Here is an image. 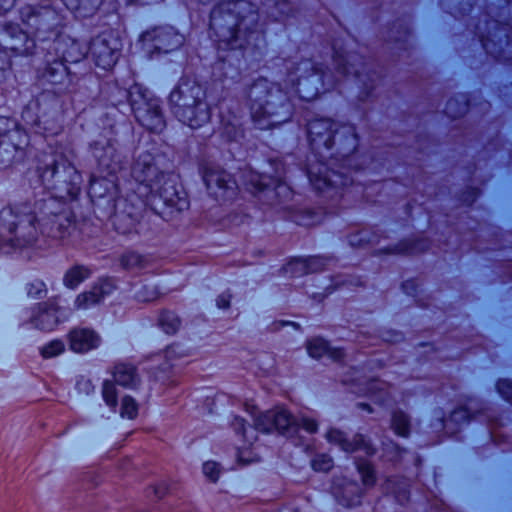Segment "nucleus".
<instances>
[{
  "mask_svg": "<svg viewBox=\"0 0 512 512\" xmlns=\"http://www.w3.org/2000/svg\"><path fill=\"white\" fill-rule=\"evenodd\" d=\"M58 313L59 307L54 301H49L38 305L31 321L36 328L44 331H51L60 322Z\"/></svg>",
  "mask_w": 512,
  "mask_h": 512,
  "instance_id": "15",
  "label": "nucleus"
},
{
  "mask_svg": "<svg viewBox=\"0 0 512 512\" xmlns=\"http://www.w3.org/2000/svg\"><path fill=\"white\" fill-rule=\"evenodd\" d=\"M326 437L330 443L338 445L345 452L363 450L367 455L374 453V449L364 440L362 435H355L352 440H348L342 431L331 429Z\"/></svg>",
  "mask_w": 512,
  "mask_h": 512,
  "instance_id": "16",
  "label": "nucleus"
},
{
  "mask_svg": "<svg viewBox=\"0 0 512 512\" xmlns=\"http://www.w3.org/2000/svg\"><path fill=\"white\" fill-rule=\"evenodd\" d=\"M303 224L304 225H312V224H314V222H304Z\"/></svg>",
  "mask_w": 512,
  "mask_h": 512,
  "instance_id": "54",
  "label": "nucleus"
},
{
  "mask_svg": "<svg viewBox=\"0 0 512 512\" xmlns=\"http://www.w3.org/2000/svg\"><path fill=\"white\" fill-rule=\"evenodd\" d=\"M499 393L508 401H512V382L509 380H500L497 384Z\"/></svg>",
  "mask_w": 512,
  "mask_h": 512,
  "instance_id": "39",
  "label": "nucleus"
},
{
  "mask_svg": "<svg viewBox=\"0 0 512 512\" xmlns=\"http://www.w3.org/2000/svg\"><path fill=\"white\" fill-rule=\"evenodd\" d=\"M8 33H11L14 42L11 43L7 48L18 55H29L32 54L35 48V42L33 39L29 38V36L18 29L16 26H10L7 29Z\"/></svg>",
  "mask_w": 512,
  "mask_h": 512,
  "instance_id": "20",
  "label": "nucleus"
},
{
  "mask_svg": "<svg viewBox=\"0 0 512 512\" xmlns=\"http://www.w3.org/2000/svg\"><path fill=\"white\" fill-rule=\"evenodd\" d=\"M113 224L119 233L128 234L134 227V220L130 216L116 215Z\"/></svg>",
  "mask_w": 512,
  "mask_h": 512,
  "instance_id": "35",
  "label": "nucleus"
},
{
  "mask_svg": "<svg viewBox=\"0 0 512 512\" xmlns=\"http://www.w3.org/2000/svg\"><path fill=\"white\" fill-rule=\"evenodd\" d=\"M333 466V460L326 454L316 456L312 461V467L315 471L326 472Z\"/></svg>",
  "mask_w": 512,
  "mask_h": 512,
  "instance_id": "37",
  "label": "nucleus"
},
{
  "mask_svg": "<svg viewBox=\"0 0 512 512\" xmlns=\"http://www.w3.org/2000/svg\"><path fill=\"white\" fill-rule=\"evenodd\" d=\"M15 0H0V14L7 12L14 5Z\"/></svg>",
  "mask_w": 512,
  "mask_h": 512,
  "instance_id": "44",
  "label": "nucleus"
},
{
  "mask_svg": "<svg viewBox=\"0 0 512 512\" xmlns=\"http://www.w3.org/2000/svg\"><path fill=\"white\" fill-rule=\"evenodd\" d=\"M203 178L208 189L217 187L223 190H234L237 186L235 180L223 170H207Z\"/></svg>",
  "mask_w": 512,
  "mask_h": 512,
  "instance_id": "21",
  "label": "nucleus"
},
{
  "mask_svg": "<svg viewBox=\"0 0 512 512\" xmlns=\"http://www.w3.org/2000/svg\"><path fill=\"white\" fill-rule=\"evenodd\" d=\"M129 100L136 118L142 126L152 132H160L165 122L158 100L141 85L135 84L129 90Z\"/></svg>",
  "mask_w": 512,
  "mask_h": 512,
  "instance_id": "6",
  "label": "nucleus"
},
{
  "mask_svg": "<svg viewBox=\"0 0 512 512\" xmlns=\"http://www.w3.org/2000/svg\"><path fill=\"white\" fill-rule=\"evenodd\" d=\"M360 407H362V408H367L369 412H372V409H371V408H370V406H369V405H367V404H360Z\"/></svg>",
  "mask_w": 512,
  "mask_h": 512,
  "instance_id": "52",
  "label": "nucleus"
},
{
  "mask_svg": "<svg viewBox=\"0 0 512 512\" xmlns=\"http://www.w3.org/2000/svg\"><path fill=\"white\" fill-rule=\"evenodd\" d=\"M308 134L314 150L332 148L338 134L337 124L330 119L315 120L308 124Z\"/></svg>",
  "mask_w": 512,
  "mask_h": 512,
  "instance_id": "8",
  "label": "nucleus"
},
{
  "mask_svg": "<svg viewBox=\"0 0 512 512\" xmlns=\"http://www.w3.org/2000/svg\"><path fill=\"white\" fill-rule=\"evenodd\" d=\"M157 296H158V292L155 290H152L148 296H139V298L143 301H152V300L156 299Z\"/></svg>",
  "mask_w": 512,
  "mask_h": 512,
  "instance_id": "48",
  "label": "nucleus"
},
{
  "mask_svg": "<svg viewBox=\"0 0 512 512\" xmlns=\"http://www.w3.org/2000/svg\"><path fill=\"white\" fill-rule=\"evenodd\" d=\"M344 60H345L344 55L339 53L338 51H335L334 62L337 65V68L339 70H342L343 73L348 74V73H350V70L348 67H346Z\"/></svg>",
  "mask_w": 512,
  "mask_h": 512,
  "instance_id": "42",
  "label": "nucleus"
},
{
  "mask_svg": "<svg viewBox=\"0 0 512 512\" xmlns=\"http://www.w3.org/2000/svg\"><path fill=\"white\" fill-rule=\"evenodd\" d=\"M298 425L301 426L304 430H306L309 433L316 432L317 427H318L315 420L310 419V418H305V417L300 420Z\"/></svg>",
  "mask_w": 512,
  "mask_h": 512,
  "instance_id": "41",
  "label": "nucleus"
},
{
  "mask_svg": "<svg viewBox=\"0 0 512 512\" xmlns=\"http://www.w3.org/2000/svg\"><path fill=\"white\" fill-rule=\"evenodd\" d=\"M93 155L98 161L103 177L115 176L122 169L120 155L111 143L105 145L96 143L93 147Z\"/></svg>",
  "mask_w": 512,
  "mask_h": 512,
  "instance_id": "12",
  "label": "nucleus"
},
{
  "mask_svg": "<svg viewBox=\"0 0 512 512\" xmlns=\"http://www.w3.org/2000/svg\"><path fill=\"white\" fill-rule=\"evenodd\" d=\"M55 64L57 65V68H50V70H49V73H50L51 77H53L54 71H56V70H61V73H65V71H66V67H65V65L63 64L62 61L61 62H57Z\"/></svg>",
  "mask_w": 512,
  "mask_h": 512,
  "instance_id": "46",
  "label": "nucleus"
},
{
  "mask_svg": "<svg viewBox=\"0 0 512 512\" xmlns=\"http://www.w3.org/2000/svg\"><path fill=\"white\" fill-rule=\"evenodd\" d=\"M97 184V180L95 177L92 178L91 180V187L94 188V186Z\"/></svg>",
  "mask_w": 512,
  "mask_h": 512,
  "instance_id": "53",
  "label": "nucleus"
},
{
  "mask_svg": "<svg viewBox=\"0 0 512 512\" xmlns=\"http://www.w3.org/2000/svg\"><path fill=\"white\" fill-rule=\"evenodd\" d=\"M141 41L147 50L150 49L148 44L153 43L156 51L168 53L180 46L183 38L171 28H157L143 33Z\"/></svg>",
  "mask_w": 512,
  "mask_h": 512,
  "instance_id": "10",
  "label": "nucleus"
},
{
  "mask_svg": "<svg viewBox=\"0 0 512 512\" xmlns=\"http://www.w3.org/2000/svg\"><path fill=\"white\" fill-rule=\"evenodd\" d=\"M356 490V485L355 484H347L346 487H345V493H350V492H354Z\"/></svg>",
  "mask_w": 512,
  "mask_h": 512,
  "instance_id": "50",
  "label": "nucleus"
},
{
  "mask_svg": "<svg viewBox=\"0 0 512 512\" xmlns=\"http://www.w3.org/2000/svg\"><path fill=\"white\" fill-rule=\"evenodd\" d=\"M291 81H294V76L290 75Z\"/></svg>",
  "mask_w": 512,
  "mask_h": 512,
  "instance_id": "55",
  "label": "nucleus"
},
{
  "mask_svg": "<svg viewBox=\"0 0 512 512\" xmlns=\"http://www.w3.org/2000/svg\"><path fill=\"white\" fill-rule=\"evenodd\" d=\"M121 48L120 38L110 33L94 39L90 46V52L98 67L109 70L116 64Z\"/></svg>",
  "mask_w": 512,
  "mask_h": 512,
  "instance_id": "7",
  "label": "nucleus"
},
{
  "mask_svg": "<svg viewBox=\"0 0 512 512\" xmlns=\"http://www.w3.org/2000/svg\"><path fill=\"white\" fill-rule=\"evenodd\" d=\"M308 354L313 358H321L328 355L333 360H339L343 357V351L338 348H330L327 342L322 338H313L307 343Z\"/></svg>",
  "mask_w": 512,
  "mask_h": 512,
  "instance_id": "22",
  "label": "nucleus"
},
{
  "mask_svg": "<svg viewBox=\"0 0 512 512\" xmlns=\"http://www.w3.org/2000/svg\"><path fill=\"white\" fill-rule=\"evenodd\" d=\"M204 476L211 482H216L221 474L219 463L215 461H206L202 467Z\"/></svg>",
  "mask_w": 512,
  "mask_h": 512,
  "instance_id": "36",
  "label": "nucleus"
},
{
  "mask_svg": "<svg viewBox=\"0 0 512 512\" xmlns=\"http://www.w3.org/2000/svg\"><path fill=\"white\" fill-rule=\"evenodd\" d=\"M79 187L71 185L65 195L49 197L36 204L35 215L27 213L26 206L5 207L0 211V236L13 248L46 249L48 241L64 237L62 216L64 202L74 199Z\"/></svg>",
  "mask_w": 512,
  "mask_h": 512,
  "instance_id": "1",
  "label": "nucleus"
},
{
  "mask_svg": "<svg viewBox=\"0 0 512 512\" xmlns=\"http://www.w3.org/2000/svg\"><path fill=\"white\" fill-rule=\"evenodd\" d=\"M392 428L399 436H407L409 433V421L402 412H395L392 417Z\"/></svg>",
  "mask_w": 512,
  "mask_h": 512,
  "instance_id": "27",
  "label": "nucleus"
},
{
  "mask_svg": "<svg viewBox=\"0 0 512 512\" xmlns=\"http://www.w3.org/2000/svg\"><path fill=\"white\" fill-rule=\"evenodd\" d=\"M204 98L203 88L190 81L182 82L170 94V102L174 105V114L191 128L201 127L209 121L210 110Z\"/></svg>",
  "mask_w": 512,
  "mask_h": 512,
  "instance_id": "4",
  "label": "nucleus"
},
{
  "mask_svg": "<svg viewBox=\"0 0 512 512\" xmlns=\"http://www.w3.org/2000/svg\"><path fill=\"white\" fill-rule=\"evenodd\" d=\"M132 177L140 184H144L150 193L159 195L166 205L177 210L188 207L186 198L180 196L174 181L158 171L151 154L144 153L138 156L132 167Z\"/></svg>",
  "mask_w": 512,
  "mask_h": 512,
  "instance_id": "3",
  "label": "nucleus"
},
{
  "mask_svg": "<svg viewBox=\"0 0 512 512\" xmlns=\"http://www.w3.org/2000/svg\"><path fill=\"white\" fill-rule=\"evenodd\" d=\"M251 117L259 129H270L286 121L278 108H282L281 91L266 79L257 80L250 89Z\"/></svg>",
  "mask_w": 512,
  "mask_h": 512,
  "instance_id": "5",
  "label": "nucleus"
},
{
  "mask_svg": "<svg viewBox=\"0 0 512 512\" xmlns=\"http://www.w3.org/2000/svg\"><path fill=\"white\" fill-rule=\"evenodd\" d=\"M233 427L235 431L241 432L245 441L252 443L256 439L255 429L246 426L245 421L242 418L236 417L233 421Z\"/></svg>",
  "mask_w": 512,
  "mask_h": 512,
  "instance_id": "32",
  "label": "nucleus"
},
{
  "mask_svg": "<svg viewBox=\"0 0 512 512\" xmlns=\"http://www.w3.org/2000/svg\"><path fill=\"white\" fill-rule=\"evenodd\" d=\"M91 270L83 265H75L68 269L64 275V285L70 289L76 288L84 280L89 278Z\"/></svg>",
  "mask_w": 512,
  "mask_h": 512,
  "instance_id": "25",
  "label": "nucleus"
},
{
  "mask_svg": "<svg viewBox=\"0 0 512 512\" xmlns=\"http://www.w3.org/2000/svg\"><path fill=\"white\" fill-rule=\"evenodd\" d=\"M245 184L249 186L250 189H252L254 192L263 191L265 190V188L269 186H273L277 194H279L280 191L288 190V187L282 182V179L280 177L272 179L270 177L260 175L253 171L248 172V174L246 175Z\"/></svg>",
  "mask_w": 512,
  "mask_h": 512,
  "instance_id": "18",
  "label": "nucleus"
},
{
  "mask_svg": "<svg viewBox=\"0 0 512 512\" xmlns=\"http://www.w3.org/2000/svg\"><path fill=\"white\" fill-rule=\"evenodd\" d=\"M120 262L127 270H136L144 268L147 259L136 252L129 251L121 256Z\"/></svg>",
  "mask_w": 512,
  "mask_h": 512,
  "instance_id": "26",
  "label": "nucleus"
},
{
  "mask_svg": "<svg viewBox=\"0 0 512 512\" xmlns=\"http://www.w3.org/2000/svg\"><path fill=\"white\" fill-rule=\"evenodd\" d=\"M55 49L61 52L62 61L70 63L80 61L87 53L84 45L71 38L58 39Z\"/></svg>",
  "mask_w": 512,
  "mask_h": 512,
  "instance_id": "17",
  "label": "nucleus"
},
{
  "mask_svg": "<svg viewBox=\"0 0 512 512\" xmlns=\"http://www.w3.org/2000/svg\"><path fill=\"white\" fill-rule=\"evenodd\" d=\"M65 350V345L61 340H53L47 344H45L41 350L40 353L42 357L44 358H52L59 356L62 354Z\"/></svg>",
  "mask_w": 512,
  "mask_h": 512,
  "instance_id": "30",
  "label": "nucleus"
},
{
  "mask_svg": "<svg viewBox=\"0 0 512 512\" xmlns=\"http://www.w3.org/2000/svg\"><path fill=\"white\" fill-rule=\"evenodd\" d=\"M308 177L316 190L328 192L339 186H346L350 178L338 172H332L330 175L325 164H311L308 168Z\"/></svg>",
  "mask_w": 512,
  "mask_h": 512,
  "instance_id": "9",
  "label": "nucleus"
},
{
  "mask_svg": "<svg viewBox=\"0 0 512 512\" xmlns=\"http://www.w3.org/2000/svg\"><path fill=\"white\" fill-rule=\"evenodd\" d=\"M357 469L361 475L362 482L366 487H370L375 482L373 468L368 462H357Z\"/></svg>",
  "mask_w": 512,
  "mask_h": 512,
  "instance_id": "33",
  "label": "nucleus"
},
{
  "mask_svg": "<svg viewBox=\"0 0 512 512\" xmlns=\"http://www.w3.org/2000/svg\"><path fill=\"white\" fill-rule=\"evenodd\" d=\"M358 385L359 388L355 392L368 396L374 399L375 402H384L385 397L388 395L387 384L379 380H370L365 383L360 382Z\"/></svg>",
  "mask_w": 512,
  "mask_h": 512,
  "instance_id": "23",
  "label": "nucleus"
},
{
  "mask_svg": "<svg viewBox=\"0 0 512 512\" xmlns=\"http://www.w3.org/2000/svg\"><path fill=\"white\" fill-rule=\"evenodd\" d=\"M251 414L254 417L255 428L263 432H270L274 429L285 431L295 423L291 414L281 407L267 411L259 416H256L254 412H251Z\"/></svg>",
  "mask_w": 512,
  "mask_h": 512,
  "instance_id": "11",
  "label": "nucleus"
},
{
  "mask_svg": "<svg viewBox=\"0 0 512 512\" xmlns=\"http://www.w3.org/2000/svg\"><path fill=\"white\" fill-rule=\"evenodd\" d=\"M178 347L171 346L165 351V357L171 359L172 357L178 355L177 350Z\"/></svg>",
  "mask_w": 512,
  "mask_h": 512,
  "instance_id": "47",
  "label": "nucleus"
},
{
  "mask_svg": "<svg viewBox=\"0 0 512 512\" xmlns=\"http://www.w3.org/2000/svg\"><path fill=\"white\" fill-rule=\"evenodd\" d=\"M321 263L322 259L319 257L310 258L307 263L303 260H295L288 264L287 271L294 272L297 269L307 268L309 271L315 272Z\"/></svg>",
  "mask_w": 512,
  "mask_h": 512,
  "instance_id": "29",
  "label": "nucleus"
},
{
  "mask_svg": "<svg viewBox=\"0 0 512 512\" xmlns=\"http://www.w3.org/2000/svg\"><path fill=\"white\" fill-rule=\"evenodd\" d=\"M10 65L9 57L6 53V51L0 50V70L5 69Z\"/></svg>",
  "mask_w": 512,
  "mask_h": 512,
  "instance_id": "45",
  "label": "nucleus"
},
{
  "mask_svg": "<svg viewBox=\"0 0 512 512\" xmlns=\"http://www.w3.org/2000/svg\"><path fill=\"white\" fill-rule=\"evenodd\" d=\"M250 5L245 1L228 2L214 8L210 16V27L219 38L221 49L243 48L242 35L246 38V31L242 27L246 21L253 22L256 19L254 13L241 16Z\"/></svg>",
  "mask_w": 512,
  "mask_h": 512,
  "instance_id": "2",
  "label": "nucleus"
},
{
  "mask_svg": "<svg viewBox=\"0 0 512 512\" xmlns=\"http://www.w3.org/2000/svg\"><path fill=\"white\" fill-rule=\"evenodd\" d=\"M159 321L163 330L168 334L175 333L180 326V320L172 312H164L161 314Z\"/></svg>",
  "mask_w": 512,
  "mask_h": 512,
  "instance_id": "28",
  "label": "nucleus"
},
{
  "mask_svg": "<svg viewBox=\"0 0 512 512\" xmlns=\"http://www.w3.org/2000/svg\"><path fill=\"white\" fill-rule=\"evenodd\" d=\"M113 377L119 385L124 387H134L138 382L136 368L128 363H118L114 367Z\"/></svg>",
  "mask_w": 512,
  "mask_h": 512,
  "instance_id": "24",
  "label": "nucleus"
},
{
  "mask_svg": "<svg viewBox=\"0 0 512 512\" xmlns=\"http://www.w3.org/2000/svg\"><path fill=\"white\" fill-rule=\"evenodd\" d=\"M102 396L105 403L112 408L117 405V392L114 384L110 381H105L102 388Z\"/></svg>",
  "mask_w": 512,
  "mask_h": 512,
  "instance_id": "34",
  "label": "nucleus"
},
{
  "mask_svg": "<svg viewBox=\"0 0 512 512\" xmlns=\"http://www.w3.org/2000/svg\"><path fill=\"white\" fill-rule=\"evenodd\" d=\"M340 502L347 506L355 505L357 503L354 499H345L344 495L340 498Z\"/></svg>",
  "mask_w": 512,
  "mask_h": 512,
  "instance_id": "49",
  "label": "nucleus"
},
{
  "mask_svg": "<svg viewBox=\"0 0 512 512\" xmlns=\"http://www.w3.org/2000/svg\"><path fill=\"white\" fill-rule=\"evenodd\" d=\"M299 78L297 79V89L299 97L304 100H312L318 95V88L309 89V84H316L319 82V78L315 73V68L312 63L308 60L302 61L298 64L296 68L295 74H298Z\"/></svg>",
  "mask_w": 512,
  "mask_h": 512,
  "instance_id": "13",
  "label": "nucleus"
},
{
  "mask_svg": "<svg viewBox=\"0 0 512 512\" xmlns=\"http://www.w3.org/2000/svg\"><path fill=\"white\" fill-rule=\"evenodd\" d=\"M46 294L45 284L41 281L32 283L28 289V295L34 298H41Z\"/></svg>",
  "mask_w": 512,
  "mask_h": 512,
  "instance_id": "38",
  "label": "nucleus"
},
{
  "mask_svg": "<svg viewBox=\"0 0 512 512\" xmlns=\"http://www.w3.org/2000/svg\"><path fill=\"white\" fill-rule=\"evenodd\" d=\"M70 349L75 353H86L96 349L101 342V338L94 330L90 328L78 327L70 331L68 335Z\"/></svg>",
  "mask_w": 512,
  "mask_h": 512,
  "instance_id": "14",
  "label": "nucleus"
},
{
  "mask_svg": "<svg viewBox=\"0 0 512 512\" xmlns=\"http://www.w3.org/2000/svg\"><path fill=\"white\" fill-rule=\"evenodd\" d=\"M58 173V166L54 165L53 168L50 171L51 176H55Z\"/></svg>",
  "mask_w": 512,
  "mask_h": 512,
  "instance_id": "51",
  "label": "nucleus"
},
{
  "mask_svg": "<svg viewBox=\"0 0 512 512\" xmlns=\"http://www.w3.org/2000/svg\"><path fill=\"white\" fill-rule=\"evenodd\" d=\"M238 460L243 464H250L258 461V457L252 450L242 449L238 452Z\"/></svg>",
  "mask_w": 512,
  "mask_h": 512,
  "instance_id": "40",
  "label": "nucleus"
},
{
  "mask_svg": "<svg viewBox=\"0 0 512 512\" xmlns=\"http://www.w3.org/2000/svg\"><path fill=\"white\" fill-rule=\"evenodd\" d=\"M138 414V404L130 396H125L122 398L121 401V417L128 418V419H134L136 418Z\"/></svg>",
  "mask_w": 512,
  "mask_h": 512,
  "instance_id": "31",
  "label": "nucleus"
},
{
  "mask_svg": "<svg viewBox=\"0 0 512 512\" xmlns=\"http://www.w3.org/2000/svg\"><path fill=\"white\" fill-rule=\"evenodd\" d=\"M111 284L104 281L101 285L94 286L90 291L79 294L75 300L77 309H87L98 304L106 294L110 292Z\"/></svg>",
  "mask_w": 512,
  "mask_h": 512,
  "instance_id": "19",
  "label": "nucleus"
},
{
  "mask_svg": "<svg viewBox=\"0 0 512 512\" xmlns=\"http://www.w3.org/2000/svg\"><path fill=\"white\" fill-rule=\"evenodd\" d=\"M231 296L229 294H221L217 299V305L219 308H227L230 303Z\"/></svg>",
  "mask_w": 512,
  "mask_h": 512,
  "instance_id": "43",
  "label": "nucleus"
}]
</instances>
